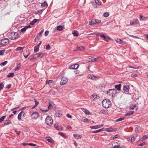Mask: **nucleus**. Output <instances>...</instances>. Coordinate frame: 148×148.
<instances>
[{
    "label": "nucleus",
    "mask_w": 148,
    "mask_h": 148,
    "mask_svg": "<svg viewBox=\"0 0 148 148\" xmlns=\"http://www.w3.org/2000/svg\"><path fill=\"white\" fill-rule=\"evenodd\" d=\"M7 35L8 38L11 40L15 39L18 36V33L14 32H9Z\"/></svg>",
    "instance_id": "f257e3e1"
},
{
    "label": "nucleus",
    "mask_w": 148,
    "mask_h": 148,
    "mask_svg": "<svg viewBox=\"0 0 148 148\" xmlns=\"http://www.w3.org/2000/svg\"><path fill=\"white\" fill-rule=\"evenodd\" d=\"M102 105L103 107L107 108H109L111 105L110 101L108 99L103 100L102 102Z\"/></svg>",
    "instance_id": "f03ea898"
},
{
    "label": "nucleus",
    "mask_w": 148,
    "mask_h": 148,
    "mask_svg": "<svg viewBox=\"0 0 148 148\" xmlns=\"http://www.w3.org/2000/svg\"><path fill=\"white\" fill-rule=\"evenodd\" d=\"M45 122L48 125H51L53 123L52 118L51 116H47L45 119Z\"/></svg>",
    "instance_id": "7ed1b4c3"
},
{
    "label": "nucleus",
    "mask_w": 148,
    "mask_h": 148,
    "mask_svg": "<svg viewBox=\"0 0 148 148\" xmlns=\"http://www.w3.org/2000/svg\"><path fill=\"white\" fill-rule=\"evenodd\" d=\"M9 43V40L6 38L2 39L0 40V45L4 46L8 44Z\"/></svg>",
    "instance_id": "20e7f679"
},
{
    "label": "nucleus",
    "mask_w": 148,
    "mask_h": 148,
    "mask_svg": "<svg viewBox=\"0 0 148 148\" xmlns=\"http://www.w3.org/2000/svg\"><path fill=\"white\" fill-rule=\"evenodd\" d=\"M31 116L32 119H36L39 116V114L37 112H34L31 114Z\"/></svg>",
    "instance_id": "39448f33"
},
{
    "label": "nucleus",
    "mask_w": 148,
    "mask_h": 148,
    "mask_svg": "<svg viewBox=\"0 0 148 148\" xmlns=\"http://www.w3.org/2000/svg\"><path fill=\"white\" fill-rule=\"evenodd\" d=\"M130 25L131 26L135 25L138 24L139 23V21L137 19H133L132 20H131L130 22Z\"/></svg>",
    "instance_id": "423d86ee"
},
{
    "label": "nucleus",
    "mask_w": 148,
    "mask_h": 148,
    "mask_svg": "<svg viewBox=\"0 0 148 148\" xmlns=\"http://www.w3.org/2000/svg\"><path fill=\"white\" fill-rule=\"evenodd\" d=\"M68 78L65 77H62L60 84L61 85H64L68 81Z\"/></svg>",
    "instance_id": "0eeeda50"
},
{
    "label": "nucleus",
    "mask_w": 148,
    "mask_h": 148,
    "mask_svg": "<svg viewBox=\"0 0 148 148\" xmlns=\"http://www.w3.org/2000/svg\"><path fill=\"white\" fill-rule=\"evenodd\" d=\"M25 112L21 111L19 113V119L23 120L24 119Z\"/></svg>",
    "instance_id": "6e6552de"
},
{
    "label": "nucleus",
    "mask_w": 148,
    "mask_h": 148,
    "mask_svg": "<svg viewBox=\"0 0 148 148\" xmlns=\"http://www.w3.org/2000/svg\"><path fill=\"white\" fill-rule=\"evenodd\" d=\"M103 126V124L99 125H97L91 126L90 127V128L92 129H96L101 127Z\"/></svg>",
    "instance_id": "1a4fd4ad"
},
{
    "label": "nucleus",
    "mask_w": 148,
    "mask_h": 148,
    "mask_svg": "<svg viewBox=\"0 0 148 148\" xmlns=\"http://www.w3.org/2000/svg\"><path fill=\"white\" fill-rule=\"evenodd\" d=\"M35 55L36 56L37 58L40 57L42 58L44 57L45 54L41 52L35 54Z\"/></svg>",
    "instance_id": "9d476101"
},
{
    "label": "nucleus",
    "mask_w": 148,
    "mask_h": 148,
    "mask_svg": "<svg viewBox=\"0 0 148 148\" xmlns=\"http://www.w3.org/2000/svg\"><path fill=\"white\" fill-rule=\"evenodd\" d=\"M79 67V65L78 64H75L73 65H72L70 66L69 69H76L78 68Z\"/></svg>",
    "instance_id": "9b49d317"
},
{
    "label": "nucleus",
    "mask_w": 148,
    "mask_h": 148,
    "mask_svg": "<svg viewBox=\"0 0 148 148\" xmlns=\"http://www.w3.org/2000/svg\"><path fill=\"white\" fill-rule=\"evenodd\" d=\"M116 41L118 43L120 44H122V45H125L126 44V42L123 41L121 39H117V40H116Z\"/></svg>",
    "instance_id": "f8f14e48"
},
{
    "label": "nucleus",
    "mask_w": 148,
    "mask_h": 148,
    "mask_svg": "<svg viewBox=\"0 0 148 148\" xmlns=\"http://www.w3.org/2000/svg\"><path fill=\"white\" fill-rule=\"evenodd\" d=\"M98 58H99L98 57L97 58H95L94 57H91L90 58H88V62H95L97 60V59L98 60Z\"/></svg>",
    "instance_id": "ddd939ff"
},
{
    "label": "nucleus",
    "mask_w": 148,
    "mask_h": 148,
    "mask_svg": "<svg viewBox=\"0 0 148 148\" xmlns=\"http://www.w3.org/2000/svg\"><path fill=\"white\" fill-rule=\"evenodd\" d=\"M114 90H115L114 89L109 90L107 91V94L109 96H112L113 94V91Z\"/></svg>",
    "instance_id": "4468645a"
},
{
    "label": "nucleus",
    "mask_w": 148,
    "mask_h": 148,
    "mask_svg": "<svg viewBox=\"0 0 148 148\" xmlns=\"http://www.w3.org/2000/svg\"><path fill=\"white\" fill-rule=\"evenodd\" d=\"M55 115L57 117H60L62 116V113L61 111L58 110L56 111Z\"/></svg>",
    "instance_id": "2eb2a0df"
},
{
    "label": "nucleus",
    "mask_w": 148,
    "mask_h": 148,
    "mask_svg": "<svg viewBox=\"0 0 148 148\" xmlns=\"http://www.w3.org/2000/svg\"><path fill=\"white\" fill-rule=\"evenodd\" d=\"M129 87L128 85H126L123 87V89L124 91L127 92H128L129 91Z\"/></svg>",
    "instance_id": "dca6fc26"
},
{
    "label": "nucleus",
    "mask_w": 148,
    "mask_h": 148,
    "mask_svg": "<svg viewBox=\"0 0 148 148\" xmlns=\"http://www.w3.org/2000/svg\"><path fill=\"white\" fill-rule=\"evenodd\" d=\"M73 136L74 138L77 139H80L82 137V136L79 134H74Z\"/></svg>",
    "instance_id": "f3484780"
},
{
    "label": "nucleus",
    "mask_w": 148,
    "mask_h": 148,
    "mask_svg": "<svg viewBox=\"0 0 148 148\" xmlns=\"http://www.w3.org/2000/svg\"><path fill=\"white\" fill-rule=\"evenodd\" d=\"M121 84H119L118 85H115V88L116 89V90L118 91H119L120 90H121Z\"/></svg>",
    "instance_id": "a211bd4d"
},
{
    "label": "nucleus",
    "mask_w": 148,
    "mask_h": 148,
    "mask_svg": "<svg viewBox=\"0 0 148 148\" xmlns=\"http://www.w3.org/2000/svg\"><path fill=\"white\" fill-rule=\"evenodd\" d=\"M82 111L85 113L86 114H90V113L89 111V110H88L85 109V108H83L82 109Z\"/></svg>",
    "instance_id": "6ab92c4d"
},
{
    "label": "nucleus",
    "mask_w": 148,
    "mask_h": 148,
    "mask_svg": "<svg viewBox=\"0 0 148 148\" xmlns=\"http://www.w3.org/2000/svg\"><path fill=\"white\" fill-rule=\"evenodd\" d=\"M134 113V111H130L128 112L125 114V116H130L132 114H133Z\"/></svg>",
    "instance_id": "aec40b11"
},
{
    "label": "nucleus",
    "mask_w": 148,
    "mask_h": 148,
    "mask_svg": "<svg viewBox=\"0 0 148 148\" xmlns=\"http://www.w3.org/2000/svg\"><path fill=\"white\" fill-rule=\"evenodd\" d=\"M35 56H36L35 55V54H34L29 56L28 58V59L29 60H34L36 59V58H35Z\"/></svg>",
    "instance_id": "412c9836"
},
{
    "label": "nucleus",
    "mask_w": 148,
    "mask_h": 148,
    "mask_svg": "<svg viewBox=\"0 0 148 148\" xmlns=\"http://www.w3.org/2000/svg\"><path fill=\"white\" fill-rule=\"evenodd\" d=\"M46 140L50 143H52L53 142V139L50 137H46Z\"/></svg>",
    "instance_id": "4be33fe9"
},
{
    "label": "nucleus",
    "mask_w": 148,
    "mask_h": 148,
    "mask_svg": "<svg viewBox=\"0 0 148 148\" xmlns=\"http://www.w3.org/2000/svg\"><path fill=\"white\" fill-rule=\"evenodd\" d=\"M88 77L90 79L93 80L95 79L96 77L94 75L92 74H89L88 75Z\"/></svg>",
    "instance_id": "5701e85b"
},
{
    "label": "nucleus",
    "mask_w": 148,
    "mask_h": 148,
    "mask_svg": "<svg viewBox=\"0 0 148 148\" xmlns=\"http://www.w3.org/2000/svg\"><path fill=\"white\" fill-rule=\"evenodd\" d=\"M89 23V25H93L96 24L95 23V20H94V19H92L91 21H90Z\"/></svg>",
    "instance_id": "b1692460"
},
{
    "label": "nucleus",
    "mask_w": 148,
    "mask_h": 148,
    "mask_svg": "<svg viewBox=\"0 0 148 148\" xmlns=\"http://www.w3.org/2000/svg\"><path fill=\"white\" fill-rule=\"evenodd\" d=\"M103 128H102L98 130H96L92 131V133H98L99 132H101V131H103Z\"/></svg>",
    "instance_id": "393cba45"
},
{
    "label": "nucleus",
    "mask_w": 148,
    "mask_h": 148,
    "mask_svg": "<svg viewBox=\"0 0 148 148\" xmlns=\"http://www.w3.org/2000/svg\"><path fill=\"white\" fill-rule=\"evenodd\" d=\"M106 131L108 132H112L113 131V128L112 127L108 128L106 129Z\"/></svg>",
    "instance_id": "a878e982"
},
{
    "label": "nucleus",
    "mask_w": 148,
    "mask_h": 148,
    "mask_svg": "<svg viewBox=\"0 0 148 148\" xmlns=\"http://www.w3.org/2000/svg\"><path fill=\"white\" fill-rule=\"evenodd\" d=\"M47 5V3L45 1H44L41 4V6L42 7H45Z\"/></svg>",
    "instance_id": "bb28decb"
},
{
    "label": "nucleus",
    "mask_w": 148,
    "mask_h": 148,
    "mask_svg": "<svg viewBox=\"0 0 148 148\" xmlns=\"http://www.w3.org/2000/svg\"><path fill=\"white\" fill-rule=\"evenodd\" d=\"M125 117L124 116L123 117H121L119 119H117L115 121L116 122H119L120 121H122L123 120H124L125 119Z\"/></svg>",
    "instance_id": "cd10ccee"
},
{
    "label": "nucleus",
    "mask_w": 148,
    "mask_h": 148,
    "mask_svg": "<svg viewBox=\"0 0 148 148\" xmlns=\"http://www.w3.org/2000/svg\"><path fill=\"white\" fill-rule=\"evenodd\" d=\"M35 105L32 108V109H34V108H35V107H36L39 104V102L37 101L36 100H35Z\"/></svg>",
    "instance_id": "c85d7f7f"
},
{
    "label": "nucleus",
    "mask_w": 148,
    "mask_h": 148,
    "mask_svg": "<svg viewBox=\"0 0 148 148\" xmlns=\"http://www.w3.org/2000/svg\"><path fill=\"white\" fill-rule=\"evenodd\" d=\"M139 19L141 21H144L146 20V18L144 16H143L141 15H140Z\"/></svg>",
    "instance_id": "c756f323"
},
{
    "label": "nucleus",
    "mask_w": 148,
    "mask_h": 148,
    "mask_svg": "<svg viewBox=\"0 0 148 148\" xmlns=\"http://www.w3.org/2000/svg\"><path fill=\"white\" fill-rule=\"evenodd\" d=\"M72 34L74 36H78L79 35L77 32L75 30L72 32Z\"/></svg>",
    "instance_id": "7c9ffc66"
},
{
    "label": "nucleus",
    "mask_w": 148,
    "mask_h": 148,
    "mask_svg": "<svg viewBox=\"0 0 148 148\" xmlns=\"http://www.w3.org/2000/svg\"><path fill=\"white\" fill-rule=\"evenodd\" d=\"M136 104H132L130 106V109L133 110L134 108H135L136 107Z\"/></svg>",
    "instance_id": "2f4dec72"
},
{
    "label": "nucleus",
    "mask_w": 148,
    "mask_h": 148,
    "mask_svg": "<svg viewBox=\"0 0 148 148\" xmlns=\"http://www.w3.org/2000/svg\"><path fill=\"white\" fill-rule=\"evenodd\" d=\"M57 29L58 31H60L62 30L63 27L61 25H59L57 27Z\"/></svg>",
    "instance_id": "473e14b6"
},
{
    "label": "nucleus",
    "mask_w": 148,
    "mask_h": 148,
    "mask_svg": "<svg viewBox=\"0 0 148 148\" xmlns=\"http://www.w3.org/2000/svg\"><path fill=\"white\" fill-rule=\"evenodd\" d=\"M97 96L95 94H93L91 97V98L93 99V100H95V99L97 98Z\"/></svg>",
    "instance_id": "72a5a7b5"
},
{
    "label": "nucleus",
    "mask_w": 148,
    "mask_h": 148,
    "mask_svg": "<svg viewBox=\"0 0 148 148\" xmlns=\"http://www.w3.org/2000/svg\"><path fill=\"white\" fill-rule=\"evenodd\" d=\"M14 74L13 73H10L7 75L8 77H12L14 76Z\"/></svg>",
    "instance_id": "f704fd0d"
},
{
    "label": "nucleus",
    "mask_w": 148,
    "mask_h": 148,
    "mask_svg": "<svg viewBox=\"0 0 148 148\" xmlns=\"http://www.w3.org/2000/svg\"><path fill=\"white\" fill-rule=\"evenodd\" d=\"M11 122L10 120H7L4 123V125H8L11 123Z\"/></svg>",
    "instance_id": "c9c22d12"
},
{
    "label": "nucleus",
    "mask_w": 148,
    "mask_h": 148,
    "mask_svg": "<svg viewBox=\"0 0 148 148\" xmlns=\"http://www.w3.org/2000/svg\"><path fill=\"white\" fill-rule=\"evenodd\" d=\"M81 120L84 122H86L88 120V119L85 117H83L82 119Z\"/></svg>",
    "instance_id": "e433bc0d"
},
{
    "label": "nucleus",
    "mask_w": 148,
    "mask_h": 148,
    "mask_svg": "<svg viewBox=\"0 0 148 148\" xmlns=\"http://www.w3.org/2000/svg\"><path fill=\"white\" fill-rule=\"evenodd\" d=\"M39 47H38V46H35L34 48V51L36 52H38L39 50Z\"/></svg>",
    "instance_id": "4c0bfd02"
},
{
    "label": "nucleus",
    "mask_w": 148,
    "mask_h": 148,
    "mask_svg": "<svg viewBox=\"0 0 148 148\" xmlns=\"http://www.w3.org/2000/svg\"><path fill=\"white\" fill-rule=\"evenodd\" d=\"M54 127L57 130H60L61 128V127L58 125L55 124Z\"/></svg>",
    "instance_id": "58836bf2"
},
{
    "label": "nucleus",
    "mask_w": 148,
    "mask_h": 148,
    "mask_svg": "<svg viewBox=\"0 0 148 148\" xmlns=\"http://www.w3.org/2000/svg\"><path fill=\"white\" fill-rule=\"evenodd\" d=\"M27 27H25L23 28L21 30V32H23V33H24L26 31L27 29H26Z\"/></svg>",
    "instance_id": "ea45409f"
},
{
    "label": "nucleus",
    "mask_w": 148,
    "mask_h": 148,
    "mask_svg": "<svg viewBox=\"0 0 148 148\" xmlns=\"http://www.w3.org/2000/svg\"><path fill=\"white\" fill-rule=\"evenodd\" d=\"M109 15V14L108 12H106L103 14V16L105 17H108Z\"/></svg>",
    "instance_id": "a19ab883"
},
{
    "label": "nucleus",
    "mask_w": 148,
    "mask_h": 148,
    "mask_svg": "<svg viewBox=\"0 0 148 148\" xmlns=\"http://www.w3.org/2000/svg\"><path fill=\"white\" fill-rule=\"evenodd\" d=\"M58 134L64 138L66 137V136L63 133L60 132L58 133Z\"/></svg>",
    "instance_id": "79ce46f5"
},
{
    "label": "nucleus",
    "mask_w": 148,
    "mask_h": 148,
    "mask_svg": "<svg viewBox=\"0 0 148 148\" xmlns=\"http://www.w3.org/2000/svg\"><path fill=\"white\" fill-rule=\"evenodd\" d=\"M147 144V143L146 142H144L143 143H140L138 145V146H140L143 145H146Z\"/></svg>",
    "instance_id": "37998d69"
},
{
    "label": "nucleus",
    "mask_w": 148,
    "mask_h": 148,
    "mask_svg": "<svg viewBox=\"0 0 148 148\" xmlns=\"http://www.w3.org/2000/svg\"><path fill=\"white\" fill-rule=\"evenodd\" d=\"M95 1L97 5H100L101 4V2L99 0H95Z\"/></svg>",
    "instance_id": "c03bdc74"
},
{
    "label": "nucleus",
    "mask_w": 148,
    "mask_h": 148,
    "mask_svg": "<svg viewBox=\"0 0 148 148\" xmlns=\"http://www.w3.org/2000/svg\"><path fill=\"white\" fill-rule=\"evenodd\" d=\"M49 92L51 93L52 95H55L56 93V92L53 90H51L49 91Z\"/></svg>",
    "instance_id": "a18cd8bd"
},
{
    "label": "nucleus",
    "mask_w": 148,
    "mask_h": 148,
    "mask_svg": "<svg viewBox=\"0 0 148 148\" xmlns=\"http://www.w3.org/2000/svg\"><path fill=\"white\" fill-rule=\"evenodd\" d=\"M8 63V62L7 61H5L1 63L0 65L1 66H4L5 65Z\"/></svg>",
    "instance_id": "49530a36"
},
{
    "label": "nucleus",
    "mask_w": 148,
    "mask_h": 148,
    "mask_svg": "<svg viewBox=\"0 0 148 148\" xmlns=\"http://www.w3.org/2000/svg\"><path fill=\"white\" fill-rule=\"evenodd\" d=\"M5 117L6 116H4L1 117L0 118V122H1L2 121H3Z\"/></svg>",
    "instance_id": "de8ad7c7"
},
{
    "label": "nucleus",
    "mask_w": 148,
    "mask_h": 148,
    "mask_svg": "<svg viewBox=\"0 0 148 148\" xmlns=\"http://www.w3.org/2000/svg\"><path fill=\"white\" fill-rule=\"evenodd\" d=\"M46 49L47 50H49L51 49V46L50 45H47L46 47Z\"/></svg>",
    "instance_id": "09e8293b"
},
{
    "label": "nucleus",
    "mask_w": 148,
    "mask_h": 148,
    "mask_svg": "<svg viewBox=\"0 0 148 148\" xmlns=\"http://www.w3.org/2000/svg\"><path fill=\"white\" fill-rule=\"evenodd\" d=\"M44 10L43 9L42 10H37L36 12V14H38L39 13H41L43 12V11Z\"/></svg>",
    "instance_id": "8fccbe9b"
},
{
    "label": "nucleus",
    "mask_w": 148,
    "mask_h": 148,
    "mask_svg": "<svg viewBox=\"0 0 148 148\" xmlns=\"http://www.w3.org/2000/svg\"><path fill=\"white\" fill-rule=\"evenodd\" d=\"M4 87V85L2 83H0V90H2Z\"/></svg>",
    "instance_id": "3c124183"
},
{
    "label": "nucleus",
    "mask_w": 148,
    "mask_h": 148,
    "mask_svg": "<svg viewBox=\"0 0 148 148\" xmlns=\"http://www.w3.org/2000/svg\"><path fill=\"white\" fill-rule=\"evenodd\" d=\"M106 113V111L104 110H101L99 111V113L105 114Z\"/></svg>",
    "instance_id": "603ef678"
},
{
    "label": "nucleus",
    "mask_w": 148,
    "mask_h": 148,
    "mask_svg": "<svg viewBox=\"0 0 148 148\" xmlns=\"http://www.w3.org/2000/svg\"><path fill=\"white\" fill-rule=\"evenodd\" d=\"M4 51L5 50H0V55L1 56L3 55Z\"/></svg>",
    "instance_id": "864d4df0"
},
{
    "label": "nucleus",
    "mask_w": 148,
    "mask_h": 148,
    "mask_svg": "<svg viewBox=\"0 0 148 148\" xmlns=\"http://www.w3.org/2000/svg\"><path fill=\"white\" fill-rule=\"evenodd\" d=\"M49 105L48 107V109H49L50 108H51V107H52V105L50 102H49Z\"/></svg>",
    "instance_id": "5fc2aeb1"
},
{
    "label": "nucleus",
    "mask_w": 148,
    "mask_h": 148,
    "mask_svg": "<svg viewBox=\"0 0 148 148\" xmlns=\"http://www.w3.org/2000/svg\"><path fill=\"white\" fill-rule=\"evenodd\" d=\"M95 24L97 23H99L101 22V20L99 19L97 20L95 19Z\"/></svg>",
    "instance_id": "6e6d98bb"
},
{
    "label": "nucleus",
    "mask_w": 148,
    "mask_h": 148,
    "mask_svg": "<svg viewBox=\"0 0 148 148\" xmlns=\"http://www.w3.org/2000/svg\"><path fill=\"white\" fill-rule=\"evenodd\" d=\"M28 145L33 147H35L36 146V144L32 143H28Z\"/></svg>",
    "instance_id": "4d7b16f0"
},
{
    "label": "nucleus",
    "mask_w": 148,
    "mask_h": 148,
    "mask_svg": "<svg viewBox=\"0 0 148 148\" xmlns=\"http://www.w3.org/2000/svg\"><path fill=\"white\" fill-rule=\"evenodd\" d=\"M130 36L131 37H132L134 38H138V39H141V38L138 37L137 36H134L133 35H130Z\"/></svg>",
    "instance_id": "13d9d810"
},
{
    "label": "nucleus",
    "mask_w": 148,
    "mask_h": 148,
    "mask_svg": "<svg viewBox=\"0 0 148 148\" xmlns=\"http://www.w3.org/2000/svg\"><path fill=\"white\" fill-rule=\"evenodd\" d=\"M136 138L135 137H133L131 139V142H133L135 140Z\"/></svg>",
    "instance_id": "bf43d9fd"
},
{
    "label": "nucleus",
    "mask_w": 148,
    "mask_h": 148,
    "mask_svg": "<svg viewBox=\"0 0 148 148\" xmlns=\"http://www.w3.org/2000/svg\"><path fill=\"white\" fill-rule=\"evenodd\" d=\"M106 36L104 34H102V35H100V37L101 38H103L104 39V40H105V39H106Z\"/></svg>",
    "instance_id": "052dcab7"
},
{
    "label": "nucleus",
    "mask_w": 148,
    "mask_h": 148,
    "mask_svg": "<svg viewBox=\"0 0 148 148\" xmlns=\"http://www.w3.org/2000/svg\"><path fill=\"white\" fill-rule=\"evenodd\" d=\"M24 47H19V50H20L21 53L22 52L23 50Z\"/></svg>",
    "instance_id": "680f3d73"
},
{
    "label": "nucleus",
    "mask_w": 148,
    "mask_h": 148,
    "mask_svg": "<svg viewBox=\"0 0 148 148\" xmlns=\"http://www.w3.org/2000/svg\"><path fill=\"white\" fill-rule=\"evenodd\" d=\"M119 136V135L118 134H116L115 135L113 138V139H115V138H117Z\"/></svg>",
    "instance_id": "e2e57ef3"
},
{
    "label": "nucleus",
    "mask_w": 148,
    "mask_h": 148,
    "mask_svg": "<svg viewBox=\"0 0 148 148\" xmlns=\"http://www.w3.org/2000/svg\"><path fill=\"white\" fill-rule=\"evenodd\" d=\"M106 39H105V40L108 41V40H111V39L108 36H106Z\"/></svg>",
    "instance_id": "0e129e2a"
},
{
    "label": "nucleus",
    "mask_w": 148,
    "mask_h": 148,
    "mask_svg": "<svg viewBox=\"0 0 148 148\" xmlns=\"http://www.w3.org/2000/svg\"><path fill=\"white\" fill-rule=\"evenodd\" d=\"M42 32H39L38 34L37 37H39L40 36H41L42 35Z\"/></svg>",
    "instance_id": "69168bd1"
},
{
    "label": "nucleus",
    "mask_w": 148,
    "mask_h": 148,
    "mask_svg": "<svg viewBox=\"0 0 148 148\" xmlns=\"http://www.w3.org/2000/svg\"><path fill=\"white\" fill-rule=\"evenodd\" d=\"M49 33V31H46L45 32V36H47Z\"/></svg>",
    "instance_id": "338daca9"
},
{
    "label": "nucleus",
    "mask_w": 148,
    "mask_h": 148,
    "mask_svg": "<svg viewBox=\"0 0 148 148\" xmlns=\"http://www.w3.org/2000/svg\"><path fill=\"white\" fill-rule=\"evenodd\" d=\"M66 116L68 118H72V116L70 114H69V113H68L67 114H66Z\"/></svg>",
    "instance_id": "774afa93"
}]
</instances>
